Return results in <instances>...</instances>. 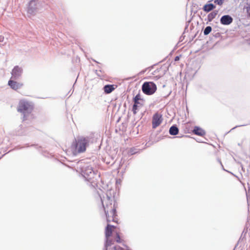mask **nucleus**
<instances>
[{"mask_svg":"<svg viewBox=\"0 0 250 250\" xmlns=\"http://www.w3.org/2000/svg\"><path fill=\"white\" fill-rule=\"evenodd\" d=\"M102 205L106 216L107 222H113L118 223L116 208L117 203L114 200V197H112L110 192L105 194V196L100 195Z\"/></svg>","mask_w":250,"mask_h":250,"instance_id":"1","label":"nucleus"},{"mask_svg":"<svg viewBox=\"0 0 250 250\" xmlns=\"http://www.w3.org/2000/svg\"><path fill=\"white\" fill-rule=\"evenodd\" d=\"M102 205L106 216L107 222H113L118 223L116 208L117 203L114 200V197H112L110 192L105 194V196L100 195Z\"/></svg>","mask_w":250,"mask_h":250,"instance_id":"2","label":"nucleus"},{"mask_svg":"<svg viewBox=\"0 0 250 250\" xmlns=\"http://www.w3.org/2000/svg\"><path fill=\"white\" fill-rule=\"evenodd\" d=\"M33 109L34 105L31 102L26 100L20 101L17 108V111L21 113L23 121L28 119V117L31 115Z\"/></svg>","mask_w":250,"mask_h":250,"instance_id":"3","label":"nucleus"},{"mask_svg":"<svg viewBox=\"0 0 250 250\" xmlns=\"http://www.w3.org/2000/svg\"><path fill=\"white\" fill-rule=\"evenodd\" d=\"M81 174L86 181L91 184H95L97 178H100L99 174L89 165H85L81 168Z\"/></svg>","mask_w":250,"mask_h":250,"instance_id":"4","label":"nucleus"},{"mask_svg":"<svg viewBox=\"0 0 250 250\" xmlns=\"http://www.w3.org/2000/svg\"><path fill=\"white\" fill-rule=\"evenodd\" d=\"M95 142H96V139L94 137V134H91L86 137H81L79 138L77 143L78 152L79 153L84 152L87 146Z\"/></svg>","mask_w":250,"mask_h":250,"instance_id":"5","label":"nucleus"},{"mask_svg":"<svg viewBox=\"0 0 250 250\" xmlns=\"http://www.w3.org/2000/svg\"><path fill=\"white\" fill-rule=\"evenodd\" d=\"M142 90L146 95H152L157 90L156 84L153 82H145L142 85Z\"/></svg>","mask_w":250,"mask_h":250,"instance_id":"6","label":"nucleus"},{"mask_svg":"<svg viewBox=\"0 0 250 250\" xmlns=\"http://www.w3.org/2000/svg\"><path fill=\"white\" fill-rule=\"evenodd\" d=\"M132 101L133 102L132 112L133 114L135 115L137 113L138 108L143 106L146 101L144 98H142L140 93L137 94L133 98Z\"/></svg>","mask_w":250,"mask_h":250,"instance_id":"7","label":"nucleus"},{"mask_svg":"<svg viewBox=\"0 0 250 250\" xmlns=\"http://www.w3.org/2000/svg\"><path fill=\"white\" fill-rule=\"evenodd\" d=\"M23 73L22 67L18 65L15 66L11 71V77L10 79L18 80L20 79Z\"/></svg>","mask_w":250,"mask_h":250,"instance_id":"8","label":"nucleus"},{"mask_svg":"<svg viewBox=\"0 0 250 250\" xmlns=\"http://www.w3.org/2000/svg\"><path fill=\"white\" fill-rule=\"evenodd\" d=\"M162 122V116L161 114L156 113L152 117V125L153 128H156Z\"/></svg>","mask_w":250,"mask_h":250,"instance_id":"9","label":"nucleus"},{"mask_svg":"<svg viewBox=\"0 0 250 250\" xmlns=\"http://www.w3.org/2000/svg\"><path fill=\"white\" fill-rule=\"evenodd\" d=\"M232 17L229 15H225L222 16L220 20L221 24L224 25H229L233 22Z\"/></svg>","mask_w":250,"mask_h":250,"instance_id":"10","label":"nucleus"},{"mask_svg":"<svg viewBox=\"0 0 250 250\" xmlns=\"http://www.w3.org/2000/svg\"><path fill=\"white\" fill-rule=\"evenodd\" d=\"M37 9V0H30L28 3L27 12L30 14H34Z\"/></svg>","mask_w":250,"mask_h":250,"instance_id":"11","label":"nucleus"},{"mask_svg":"<svg viewBox=\"0 0 250 250\" xmlns=\"http://www.w3.org/2000/svg\"><path fill=\"white\" fill-rule=\"evenodd\" d=\"M8 85L11 89L17 90L20 89L23 86V83H18L16 80L10 79L8 82Z\"/></svg>","mask_w":250,"mask_h":250,"instance_id":"12","label":"nucleus"},{"mask_svg":"<svg viewBox=\"0 0 250 250\" xmlns=\"http://www.w3.org/2000/svg\"><path fill=\"white\" fill-rule=\"evenodd\" d=\"M212 0H213L208 1V2L203 6L202 9L206 13H208L213 10L216 8V5L211 3Z\"/></svg>","mask_w":250,"mask_h":250,"instance_id":"13","label":"nucleus"},{"mask_svg":"<svg viewBox=\"0 0 250 250\" xmlns=\"http://www.w3.org/2000/svg\"><path fill=\"white\" fill-rule=\"evenodd\" d=\"M117 87V85L108 84L104 86L103 89L105 94H109L111 93Z\"/></svg>","mask_w":250,"mask_h":250,"instance_id":"14","label":"nucleus"},{"mask_svg":"<svg viewBox=\"0 0 250 250\" xmlns=\"http://www.w3.org/2000/svg\"><path fill=\"white\" fill-rule=\"evenodd\" d=\"M193 133L200 136H203L206 134L205 131L199 126H195L192 130Z\"/></svg>","mask_w":250,"mask_h":250,"instance_id":"15","label":"nucleus"},{"mask_svg":"<svg viewBox=\"0 0 250 250\" xmlns=\"http://www.w3.org/2000/svg\"><path fill=\"white\" fill-rule=\"evenodd\" d=\"M115 227L113 225L107 224L105 229V238L109 237L111 236L112 233V228H115Z\"/></svg>","mask_w":250,"mask_h":250,"instance_id":"16","label":"nucleus"},{"mask_svg":"<svg viewBox=\"0 0 250 250\" xmlns=\"http://www.w3.org/2000/svg\"><path fill=\"white\" fill-rule=\"evenodd\" d=\"M103 161L107 165L112 166L115 163L114 158L109 155L104 158H103Z\"/></svg>","mask_w":250,"mask_h":250,"instance_id":"17","label":"nucleus"},{"mask_svg":"<svg viewBox=\"0 0 250 250\" xmlns=\"http://www.w3.org/2000/svg\"><path fill=\"white\" fill-rule=\"evenodd\" d=\"M179 129L176 125H173L169 129V133L171 135L175 136L178 134Z\"/></svg>","mask_w":250,"mask_h":250,"instance_id":"18","label":"nucleus"},{"mask_svg":"<svg viewBox=\"0 0 250 250\" xmlns=\"http://www.w3.org/2000/svg\"><path fill=\"white\" fill-rule=\"evenodd\" d=\"M114 244V241L109 237L105 238L104 247L103 250H108L109 247Z\"/></svg>","mask_w":250,"mask_h":250,"instance_id":"19","label":"nucleus"},{"mask_svg":"<svg viewBox=\"0 0 250 250\" xmlns=\"http://www.w3.org/2000/svg\"><path fill=\"white\" fill-rule=\"evenodd\" d=\"M218 13V10H213L211 13L208 14L207 17V20L208 22L211 21L213 19L215 18Z\"/></svg>","mask_w":250,"mask_h":250,"instance_id":"20","label":"nucleus"},{"mask_svg":"<svg viewBox=\"0 0 250 250\" xmlns=\"http://www.w3.org/2000/svg\"><path fill=\"white\" fill-rule=\"evenodd\" d=\"M212 31V27L210 26H207L203 30L204 35H208Z\"/></svg>","mask_w":250,"mask_h":250,"instance_id":"21","label":"nucleus"},{"mask_svg":"<svg viewBox=\"0 0 250 250\" xmlns=\"http://www.w3.org/2000/svg\"><path fill=\"white\" fill-rule=\"evenodd\" d=\"M248 232L247 229H244L242 231L241 235L238 240V242H239L241 240L243 241L244 239H246V236Z\"/></svg>","mask_w":250,"mask_h":250,"instance_id":"22","label":"nucleus"},{"mask_svg":"<svg viewBox=\"0 0 250 250\" xmlns=\"http://www.w3.org/2000/svg\"><path fill=\"white\" fill-rule=\"evenodd\" d=\"M108 250H124V249L121 247L120 246H114L112 249H109Z\"/></svg>","mask_w":250,"mask_h":250,"instance_id":"23","label":"nucleus"},{"mask_svg":"<svg viewBox=\"0 0 250 250\" xmlns=\"http://www.w3.org/2000/svg\"><path fill=\"white\" fill-rule=\"evenodd\" d=\"M117 243H120L122 242L120 236L118 233H116V238L115 240Z\"/></svg>","mask_w":250,"mask_h":250,"instance_id":"24","label":"nucleus"},{"mask_svg":"<svg viewBox=\"0 0 250 250\" xmlns=\"http://www.w3.org/2000/svg\"><path fill=\"white\" fill-rule=\"evenodd\" d=\"M136 153L137 151H136V148L132 147L130 149L129 153H130L131 155L135 154Z\"/></svg>","mask_w":250,"mask_h":250,"instance_id":"25","label":"nucleus"},{"mask_svg":"<svg viewBox=\"0 0 250 250\" xmlns=\"http://www.w3.org/2000/svg\"><path fill=\"white\" fill-rule=\"evenodd\" d=\"M42 154L45 157H49V153L46 151H42Z\"/></svg>","mask_w":250,"mask_h":250,"instance_id":"26","label":"nucleus"},{"mask_svg":"<svg viewBox=\"0 0 250 250\" xmlns=\"http://www.w3.org/2000/svg\"><path fill=\"white\" fill-rule=\"evenodd\" d=\"M246 10L249 17H250V6H248L246 7Z\"/></svg>","mask_w":250,"mask_h":250,"instance_id":"27","label":"nucleus"},{"mask_svg":"<svg viewBox=\"0 0 250 250\" xmlns=\"http://www.w3.org/2000/svg\"><path fill=\"white\" fill-rule=\"evenodd\" d=\"M213 36H214L215 38H219V37H220L221 36V34H220V33H219V32H217V33H216L215 34H214L213 35Z\"/></svg>","mask_w":250,"mask_h":250,"instance_id":"28","label":"nucleus"},{"mask_svg":"<svg viewBox=\"0 0 250 250\" xmlns=\"http://www.w3.org/2000/svg\"><path fill=\"white\" fill-rule=\"evenodd\" d=\"M247 125H236L235 127H233L231 130L234 129L235 128H237L238 127L244 126H246Z\"/></svg>","mask_w":250,"mask_h":250,"instance_id":"29","label":"nucleus"},{"mask_svg":"<svg viewBox=\"0 0 250 250\" xmlns=\"http://www.w3.org/2000/svg\"><path fill=\"white\" fill-rule=\"evenodd\" d=\"M4 38L2 36H0V42H4Z\"/></svg>","mask_w":250,"mask_h":250,"instance_id":"30","label":"nucleus"},{"mask_svg":"<svg viewBox=\"0 0 250 250\" xmlns=\"http://www.w3.org/2000/svg\"><path fill=\"white\" fill-rule=\"evenodd\" d=\"M180 60V56H177L175 57L174 58V61H178Z\"/></svg>","mask_w":250,"mask_h":250,"instance_id":"31","label":"nucleus"},{"mask_svg":"<svg viewBox=\"0 0 250 250\" xmlns=\"http://www.w3.org/2000/svg\"><path fill=\"white\" fill-rule=\"evenodd\" d=\"M217 161H218V163H220V165L222 164V163L221 162V160L219 158H218Z\"/></svg>","mask_w":250,"mask_h":250,"instance_id":"32","label":"nucleus"},{"mask_svg":"<svg viewBox=\"0 0 250 250\" xmlns=\"http://www.w3.org/2000/svg\"><path fill=\"white\" fill-rule=\"evenodd\" d=\"M146 69H145V70H142V71L140 72V73H141V74H144V73L146 71Z\"/></svg>","mask_w":250,"mask_h":250,"instance_id":"33","label":"nucleus"},{"mask_svg":"<svg viewBox=\"0 0 250 250\" xmlns=\"http://www.w3.org/2000/svg\"><path fill=\"white\" fill-rule=\"evenodd\" d=\"M221 167H222V169H223V170H224V171H227V170L224 168V166H223V164L221 165Z\"/></svg>","mask_w":250,"mask_h":250,"instance_id":"34","label":"nucleus"},{"mask_svg":"<svg viewBox=\"0 0 250 250\" xmlns=\"http://www.w3.org/2000/svg\"><path fill=\"white\" fill-rule=\"evenodd\" d=\"M156 64H154V65H152L151 66H150V67H148V68L152 69V68H153L154 66V65H156Z\"/></svg>","mask_w":250,"mask_h":250,"instance_id":"35","label":"nucleus"},{"mask_svg":"<svg viewBox=\"0 0 250 250\" xmlns=\"http://www.w3.org/2000/svg\"><path fill=\"white\" fill-rule=\"evenodd\" d=\"M31 146H34L35 147H36V148H37V146H38V145H32Z\"/></svg>","mask_w":250,"mask_h":250,"instance_id":"36","label":"nucleus"},{"mask_svg":"<svg viewBox=\"0 0 250 250\" xmlns=\"http://www.w3.org/2000/svg\"><path fill=\"white\" fill-rule=\"evenodd\" d=\"M93 61L94 62H96V61L95 60H93Z\"/></svg>","mask_w":250,"mask_h":250,"instance_id":"37","label":"nucleus"},{"mask_svg":"<svg viewBox=\"0 0 250 250\" xmlns=\"http://www.w3.org/2000/svg\"><path fill=\"white\" fill-rule=\"evenodd\" d=\"M31 128V127L27 128V130H29V129Z\"/></svg>","mask_w":250,"mask_h":250,"instance_id":"38","label":"nucleus"}]
</instances>
